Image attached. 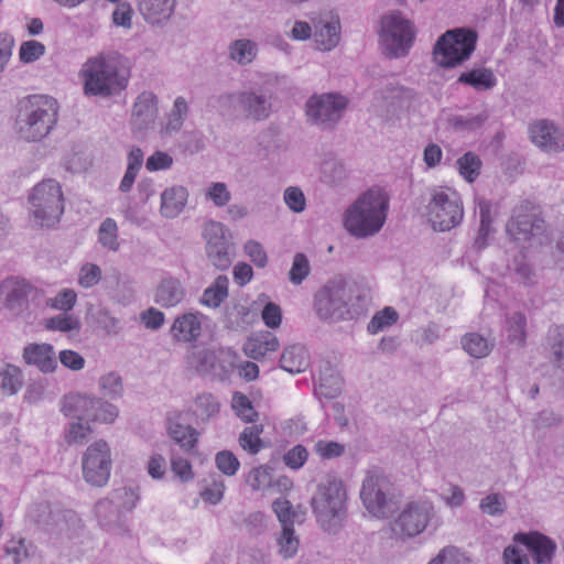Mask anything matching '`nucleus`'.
Returning <instances> with one entry per match:
<instances>
[{"label": "nucleus", "mask_w": 564, "mask_h": 564, "mask_svg": "<svg viewBox=\"0 0 564 564\" xmlns=\"http://www.w3.org/2000/svg\"><path fill=\"white\" fill-rule=\"evenodd\" d=\"M80 75L86 95L108 97L127 88L130 68L119 54H99L87 59Z\"/></svg>", "instance_id": "obj_1"}, {"label": "nucleus", "mask_w": 564, "mask_h": 564, "mask_svg": "<svg viewBox=\"0 0 564 564\" xmlns=\"http://www.w3.org/2000/svg\"><path fill=\"white\" fill-rule=\"evenodd\" d=\"M389 210V197L378 187L361 194L346 210L344 224L355 237L366 238L380 231Z\"/></svg>", "instance_id": "obj_2"}, {"label": "nucleus", "mask_w": 564, "mask_h": 564, "mask_svg": "<svg viewBox=\"0 0 564 564\" xmlns=\"http://www.w3.org/2000/svg\"><path fill=\"white\" fill-rule=\"evenodd\" d=\"M58 105L56 99L46 95L28 96L20 102L18 132L26 141H40L45 138L57 122Z\"/></svg>", "instance_id": "obj_3"}, {"label": "nucleus", "mask_w": 564, "mask_h": 564, "mask_svg": "<svg viewBox=\"0 0 564 564\" xmlns=\"http://www.w3.org/2000/svg\"><path fill=\"white\" fill-rule=\"evenodd\" d=\"M347 494L344 484L336 477L327 478L321 484L312 500L313 510L327 531H332V522H340L346 513Z\"/></svg>", "instance_id": "obj_4"}, {"label": "nucleus", "mask_w": 564, "mask_h": 564, "mask_svg": "<svg viewBox=\"0 0 564 564\" xmlns=\"http://www.w3.org/2000/svg\"><path fill=\"white\" fill-rule=\"evenodd\" d=\"M35 221L42 227H52L64 213L62 187L54 180H44L34 186L29 197Z\"/></svg>", "instance_id": "obj_5"}, {"label": "nucleus", "mask_w": 564, "mask_h": 564, "mask_svg": "<svg viewBox=\"0 0 564 564\" xmlns=\"http://www.w3.org/2000/svg\"><path fill=\"white\" fill-rule=\"evenodd\" d=\"M477 33L468 29L449 30L436 42L435 62L443 67H455L468 59L476 48Z\"/></svg>", "instance_id": "obj_6"}, {"label": "nucleus", "mask_w": 564, "mask_h": 564, "mask_svg": "<svg viewBox=\"0 0 564 564\" xmlns=\"http://www.w3.org/2000/svg\"><path fill=\"white\" fill-rule=\"evenodd\" d=\"M360 499L367 511L377 518L388 517L398 503L393 484L378 470L367 473L362 481Z\"/></svg>", "instance_id": "obj_7"}, {"label": "nucleus", "mask_w": 564, "mask_h": 564, "mask_svg": "<svg viewBox=\"0 0 564 564\" xmlns=\"http://www.w3.org/2000/svg\"><path fill=\"white\" fill-rule=\"evenodd\" d=\"M427 217L434 229L451 230L460 224L464 207L460 195L449 187H438L432 192L427 205Z\"/></svg>", "instance_id": "obj_8"}, {"label": "nucleus", "mask_w": 564, "mask_h": 564, "mask_svg": "<svg viewBox=\"0 0 564 564\" xmlns=\"http://www.w3.org/2000/svg\"><path fill=\"white\" fill-rule=\"evenodd\" d=\"M413 24L400 13L387 14L381 19L380 39L384 53L390 57L405 55L413 44Z\"/></svg>", "instance_id": "obj_9"}, {"label": "nucleus", "mask_w": 564, "mask_h": 564, "mask_svg": "<svg viewBox=\"0 0 564 564\" xmlns=\"http://www.w3.org/2000/svg\"><path fill=\"white\" fill-rule=\"evenodd\" d=\"M62 412L66 416L87 422L112 423L118 416V411L113 405L82 394L66 395L63 400Z\"/></svg>", "instance_id": "obj_10"}, {"label": "nucleus", "mask_w": 564, "mask_h": 564, "mask_svg": "<svg viewBox=\"0 0 564 564\" xmlns=\"http://www.w3.org/2000/svg\"><path fill=\"white\" fill-rule=\"evenodd\" d=\"M42 295L39 289L18 276L8 278L0 284V303L10 311L21 312Z\"/></svg>", "instance_id": "obj_11"}, {"label": "nucleus", "mask_w": 564, "mask_h": 564, "mask_svg": "<svg viewBox=\"0 0 564 564\" xmlns=\"http://www.w3.org/2000/svg\"><path fill=\"white\" fill-rule=\"evenodd\" d=\"M110 449L105 441L91 444L83 458V475L87 482L104 486L110 476Z\"/></svg>", "instance_id": "obj_12"}, {"label": "nucleus", "mask_w": 564, "mask_h": 564, "mask_svg": "<svg viewBox=\"0 0 564 564\" xmlns=\"http://www.w3.org/2000/svg\"><path fill=\"white\" fill-rule=\"evenodd\" d=\"M203 234L209 261L219 270L228 269L234 246L226 236L225 226L218 221H209L205 225Z\"/></svg>", "instance_id": "obj_13"}, {"label": "nucleus", "mask_w": 564, "mask_h": 564, "mask_svg": "<svg viewBox=\"0 0 564 564\" xmlns=\"http://www.w3.org/2000/svg\"><path fill=\"white\" fill-rule=\"evenodd\" d=\"M432 511L427 501L410 502L391 523L392 532L399 538L420 534L426 527Z\"/></svg>", "instance_id": "obj_14"}, {"label": "nucleus", "mask_w": 564, "mask_h": 564, "mask_svg": "<svg viewBox=\"0 0 564 564\" xmlns=\"http://www.w3.org/2000/svg\"><path fill=\"white\" fill-rule=\"evenodd\" d=\"M347 106V99L340 95L326 94L313 96L306 104V115L314 122H336Z\"/></svg>", "instance_id": "obj_15"}, {"label": "nucleus", "mask_w": 564, "mask_h": 564, "mask_svg": "<svg viewBox=\"0 0 564 564\" xmlns=\"http://www.w3.org/2000/svg\"><path fill=\"white\" fill-rule=\"evenodd\" d=\"M543 220L536 217L535 206L525 200L513 209V214L507 224V231L514 239H524L535 235V230L542 228Z\"/></svg>", "instance_id": "obj_16"}, {"label": "nucleus", "mask_w": 564, "mask_h": 564, "mask_svg": "<svg viewBox=\"0 0 564 564\" xmlns=\"http://www.w3.org/2000/svg\"><path fill=\"white\" fill-rule=\"evenodd\" d=\"M347 291L344 285L329 283L315 295V310L322 319L333 318L346 307Z\"/></svg>", "instance_id": "obj_17"}, {"label": "nucleus", "mask_w": 564, "mask_h": 564, "mask_svg": "<svg viewBox=\"0 0 564 564\" xmlns=\"http://www.w3.org/2000/svg\"><path fill=\"white\" fill-rule=\"evenodd\" d=\"M529 132L531 141L546 152H557L564 149V132L547 120L534 122Z\"/></svg>", "instance_id": "obj_18"}, {"label": "nucleus", "mask_w": 564, "mask_h": 564, "mask_svg": "<svg viewBox=\"0 0 564 564\" xmlns=\"http://www.w3.org/2000/svg\"><path fill=\"white\" fill-rule=\"evenodd\" d=\"M514 541L523 544L538 564L550 563L556 547L551 539L539 532L518 533Z\"/></svg>", "instance_id": "obj_19"}, {"label": "nucleus", "mask_w": 564, "mask_h": 564, "mask_svg": "<svg viewBox=\"0 0 564 564\" xmlns=\"http://www.w3.org/2000/svg\"><path fill=\"white\" fill-rule=\"evenodd\" d=\"M280 343L278 337L268 330L251 334L243 344V352L249 358L262 360L269 354L278 351Z\"/></svg>", "instance_id": "obj_20"}, {"label": "nucleus", "mask_w": 564, "mask_h": 564, "mask_svg": "<svg viewBox=\"0 0 564 564\" xmlns=\"http://www.w3.org/2000/svg\"><path fill=\"white\" fill-rule=\"evenodd\" d=\"M314 42L319 51H330L340 39L339 18L330 15L314 23Z\"/></svg>", "instance_id": "obj_21"}, {"label": "nucleus", "mask_w": 564, "mask_h": 564, "mask_svg": "<svg viewBox=\"0 0 564 564\" xmlns=\"http://www.w3.org/2000/svg\"><path fill=\"white\" fill-rule=\"evenodd\" d=\"M203 315L198 313H185L175 318L171 335L177 341L191 343L196 340L202 333Z\"/></svg>", "instance_id": "obj_22"}, {"label": "nucleus", "mask_w": 564, "mask_h": 564, "mask_svg": "<svg viewBox=\"0 0 564 564\" xmlns=\"http://www.w3.org/2000/svg\"><path fill=\"white\" fill-rule=\"evenodd\" d=\"M23 359L42 372H52L57 366L55 351L50 344H30L23 350Z\"/></svg>", "instance_id": "obj_23"}, {"label": "nucleus", "mask_w": 564, "mask_h": 564, "mask_svg": "<svg viewBox=\"0 0 564 564\" xmlns=\"http://www.w3.org/2000/svg\"><path fill=\"white\" fill-rule=\"evenodd\" d=\"M175 0H138V8L143 18L152 24L170 19L174 11Z\"/></svg>", "instance_id": "obj_24"}, {"label": "nucleus", "mask_w": 564, "mask_h": 564, "mask_svg": "<svg viewBox=\"0 0 564 564\" xmlns=\"http://www.w3.org/2000/svg\"><path fill=\"white\" fill-rule=\"evenodd\" d=\"M158 113V101L154 94L150 91L142 93L134 106H133V112L132 118L134 124L142 129L147 124L154 121Z\"/></svg>", "instance_id": "obj_25"}, {"label": "nucleus", "mask_w": 564, "mask_h": 564, "mask_svg": "<svg viewBox=\"0 0 564 564\" xmlns=\"http://www.w3.org/2000/svg\"><path fill=\"white\" fill-rule=\"evenodd\" d=\"M457 82L463 85L470 86L477 91H486L497 85V78L489 68H474L459 75Z\"/></svg>", "instance_id": "obj_26"}, {"label": "nucleus", "mask_w": 564, "mask_h": 564, "mask_svg": "<svg viewBox=\"0 0 564 564\" xmlns=\"http://www.w3.org/2000/svg\"><path fill=\"white\" fill-rule=\"evenodd\" d=\"M184 297V290L178 280L169 278L163 280L155 291V302L163 307L177 305Z\"/></svg>", "instance_id": "obj_27"}, {"label": "nucleus", "mask_w": 564, "mask_h": 564, "mask_svg": "<svg viewBox=\"0 0 564 564\" xmlns=\"http://www.w3.org/2000/svg\"><path fill=\"white\" fill-rule=\"evenodd\" d=\"M187 200L186 189L172 187L165 189L161 196V214L166 218L177 216L184 208Z\"/></svg>", "instance_id": "obj_28"}, {"label": "nucleus", "mask_w": 564, "mask_h": 564, "mask_svg": "<svg viewBox=\"0 0 564 564\" xmlns=\"http://www.w3.org/2000/svg\"><path fill=\"white\" fill-rule=\"evenodd\" d=\"M280 365L290 373H300L308 366L307 354L303 347L290 346L282 352Z\"/></svg>", "instance_id": "obj_29"}, {"label": "nucleus", "mask_w": 564, "mask_h": 564, "mask_svg": "<svg viewBox=\"0 0 564 564\" xmlns=\"http://www.w3.org/2000/svg\"><path fill=\"white\" fill-rule=\"evenodd\" d=\"M262 433V424H253L245 427L238 438L240 447L250 455H257L265 447V443L261 437Z\"/></svg>", "instance_id": "obj_30"}, {"label": "nucleus", "mask_w": 564, "mask_h": 564, "mask_svg": "<svg viewBox=\"0 0 564 564\" xmlns=\"http://www.w3.org/2000/svg\"><path fill=\"white\" fill-rule=\"evenodd\" d=\"M167 431L170 437L186 451L195 447L198 441V434L195 429L189 425H182L172 419H169Z\"/></svg>", "instance_id": "obj_31"}, {"label": "nucleus", "mask_w": 564, "mask_h": 564, "mask_svg": "<svg viewBox=\"0 0 564 564\" xmlns=\"http://www.w3.org/2000/svg\"><path fill=\"white\" fill-rule=\"evenodd\" d=\"M228 279L219 275L212 286L204 291L202 303L208 307H218L228 295Z\"/></svg>", "instance_id": "obj_32"}, {"label": "nucleus", "mask_w": 564, "mask_h": 564, "mask_svg": "<svg viewBox=\"0 0 564 564\" xmlns=\"http://www.w3.org/2000/svg\"><path fill=\"white\" fill-rule=\"evenodd\" d=\"M459 174L468 182L473 183L480 174L481 161L474 152H467L457 161Z\"/></svg>", "instance_id": "obj_33"}, {"label": "nucleus", "mask_w": 564, "mask_h": 564, "mask_svg": "<svg viewBox=\"0 0 564 564\" xmlns=\"http://www.w3.org/2000/svg\"><path fill=\"white\" fill-rule=\"evenodd\" d=\"M231 406L237 416L247 423H252L258 419V412L251 401L240 392L232 395Z\"/></svg>", "instance_id": "obj_34"}, {"label": "nucleus", "mask_w": 564, "mask_h": 564, "mask_svg": "<svg viewBox=\"0 0 564 564\" xmlns=\"http://www.w3.org/2000/svg\"><path fill=\"white\" fill-rule=\"evenodd\" d=\"M257 46L250 40H238L230 46V57L239 64H248L256 57Z\"/></svg>", "instance_id": "obj_35"}, {"label": "nucleus", "mask_w": 564, "mask_h": 564, "mask_svg": "<svg viewBox=\"0 0 564 564\" xmlns=\"http://www.w3.org/2000/svg\"><path fill=\"white\" fill-rule=\"evenodd\" d=\"M272 469L269 466H258L249 471L246 482L252 490H263L272 485Z\"/></svg>", "instance_id": "obj_36"}, {"label": "nucleus", "mask_w": 564, "mask_h": 564, "mask_svg": "<svg viewBox=\"0 0 564 564\" xmlns=\"http://www.w3.org/2000/svg\"><path fill=\"white\" fill-rule=\"evenodd\" d=\"M462 344L466 352L475 358H482L489 354V344L479 334L470 333L465 335Z\"/></svg>", "instance_id": "obj_37"}, {"label": "nucleus", "mask_w": 564, "mask_h": 564, "mask_svg": "<svg viewBox=\"0 0 564 564\" xmlns=\"http://www.w3.org/2000/svg\"><path fill=\"white\" fill-rule=\"evenodd\" d=\"M241 102L243 104L248 116L256 120H261L269 115L267 101L260 96L254 94L242 95Z\"/></svg>", "instance_id": "obj_38"}, {"label": "nucleus", "mask_w": 564, "mask_h": 564, "mask_svg": "<svg viewBox=\"0 0 564 564\" xmlns=\"http://www.w3.org/2000/svg\"><path fill=\"white\" fill-rule=\"evenodd\" d=\"M398 317V313L393 307H384L371 318L368 324V332L370 334H377L383 330L386 327L395 324Z\"/></svg>", "instance_id": "obj_39"}, {"label": "nucleus", "mask_w": 564, "mask_h": 564, "mask_svg": "<svg viewBox=\"0 0 564 564\" xmlns=\"http://www.w3.org/2000/svg\"><path fill=\"white\" fill-rule=\"evenodd\" d=\"M118 227L117 223L112 218H106L99 228L98 238L100 243L110 249L117 250L119 247L118 242Z\"/></svg>", "instance_id": "obj_40"}, {"label": "nucleus", "mask_w": 564, "mask_h": 564, "mask_svg": "<svg viewBox=\"0 0 564 564\" xmlns=\"http://www.w3.org/2000/svg\"><path fill=\"white\" fill-rule=\"evenodd\" d=\"M196 414L202 420H207L219 412L220 405L216 398L210 393H203L196 398Z\"/></svg>", "instance_id": "obj_41"}, {"label": "nucleus", "mask_w": 564, "mask_h": 564, "mask_svg": "<svg viewBox=\"0 0 564 564\" xmlns=\"http://www.w3.org/2000/svg\"><path fill=\"white\" fill-rule=\"evenodd\" d=\"M525 324V316L521 313H516L508 319V337L511 343L524 344L527 337Z\"/></svg>", "instance_id": "obj_42"}, {"label": "nucleus", "mask_w": 564, "mask_h": 564, "mask_svg": "<svg viewBox=\"0 0 564 564\" xmlns=\"http://www.w3.org/2000/svg\"><path fill=\"white\" fill-rule=\"evenodd\" d=\"M1 389L8 394H14L21 387V370L8 365L0 373Z\"/></svg>", "instance_id": "obj_43"}, {"label": "nucleus", "mask_w": 564, "mask_h": 564, "mask_svg": "<svg viewBox=\"0 0 564 564\" xmlns=\"http://www.w3.org/2000/svg\"><path fill=\"white\" fill-rule=\"evenodd\" d=\"M215 463L219 471L226 476H234L240 467L237 456L230 451H220L216 454Z\"/></svg>", "instance_id": "obj_44"}, {"label": "nucleus", "mask_w": 564, "mask_h": 564, "mask_svg": "<svg viewBox=\"0 0 564 564\" xmlns=\"http://www.w3.org/2000/svg\"><path fill=\"white\" fill-rule=\"evenodd\" d=\"M310 263L305 254L296 253L289 272L290 281L293 284H300L310 274Z\"/></svg>", "instance_id": "obj_45"}, {"label": "nucleus", "mask_w": 564, "mask_h": 564, "mask_svg": "<svg viewBox=\"0 0 564 564\" xmlns=\"http://www.w3.org/2000/svg\"><path fill=\"white\" fill-rule=\"evenodd\" d=\"M279 545L283 557L289 558L295 555L299 549V539L294 535L293 527L282 528Z\"/></svg>", "instance_id": "obj_46"}, {"label": "nucleus", "mask_w": 564, "mask_h": 564, "mask_svg": "<svg viewBox=\"0 0 564 564\" xmlns=\"http://www.w3.org/2000/svg\"><path fill=\"white\" fill-rule=\"evenodd\" d=\"M429 564H469V560L457 547L446 546Z\"/></svg>", "instance_id": "obj_47"}, {"label": "nucleus", "mask_w": 564, "mask_h": 564, "mask_svg": "<svg viewBox=\"0 0 564 564\" xmlns=\"http://www.w3.org/2000/svg\"><path fill=\"white\" fill-rule=\"evenodd\" d=\"M314 451L322 459H332L341 456L345 446L338 442L319 440L315 443Z\"/></svg>", "instance_id": "obj_48"}, {"label": "nucleus", "mask_w": 564, "mask_h": 564, "mask_svg": "<svg viewBox=\"0 0 564 564\" xmlns=\"http://www.w3.org/2000/svg\"><path fill=\"white\" fill-rule=\"evenodd\" d=\"M272 507L282 524V528H292L294 524L295 512L291 502L286 499H276Z\"/></svg>", "instance_id": "obj_49"}, {"label": "nucleus", "mask_w": 564, "mask_h": 564, "mask_svg": "<svg viewBox=\"0 0 564 564\" xmlns=\"http://www.w3.org/2000/svg\"><path fill=\"white\" fill-rule=\"evenodd\" d=\"M44 53L45 46L34 40L23 42L19 50V56L23 63H32L42 57Z\"/></svg>", "instance_id": "obj_50"}, {"label": "nucleus", "mask_w": 564, "mask_h": 564, "mask_svg": "<svg viewBox=\"0 0 564 564\" xmlns=\"http://www.w3.org/2000/svg\"><path fill=\"white\" fill-rule=\"evenodd\" d=\"M45 327L51 330L69 332L79 328V322L72 315H58L46 319Z\"/></svg>", "instance_id": "obj_51"}, {"label": "nucleus", "mask_w": 564, "mask_h": 564, "mask_svg": "<svg viewBox=\"0 0 564 564\" xmlns=\"http://www.w3.org/2000/svg\"><path fill=\"white\" fill-rule=\"evenodd\" d=\"M101 279V270L97 264L85 263L78 274V283L83 288H91Z\"/></svg>", "instance_id": "obj_52"}, {"label": "nucleus", "mask_w": 564, "mask_h": 564, "mask_svg": "<svg viewBox=\"0 0 564 564\" xmlns=\"http://www.w3.org/2000/svg\"><path fill=\"white\" fill-rule=\"evenodd\" d=\"M307 458L308 452L303 445L294 446L283 456L284 464L292 469L301 468L306 463Z\"/></svg>", "instance_id": "obj_53"}, {"label": "nucleus", "mask_w": 564, "mask_h": 564, "mask_svg": "<svg viewBox=\"0 0 564 564\" xmlns=\"http://www.w3.org/2000/svg\"><path fill=\"white\" fill-rule=\"evenodd\" d=\"M477 208L480 217L479 235L486 238L491 230V204L486 199H479L477 202Z\"/></svg>", "instance_id": "obj_54"}, {"label": "nucleus", "mask_w": 564, "mask_h": 564, "mask_svg": "<svg viewBox=\"0 0 564 564\" xmlns=\"http://www.w3.org/2000/svg\"><path fill=\"white\" fill-rule=\"evenodd\" d=\"M171 469L173 474L182 481L187 482L194 478V471L191 463L182 457L171 458Z\"/></svg>", "instance_id": "obj_55"}, {"label": "nucleus", "mask_w": 564, "mask_h": 564, "mask_svg": "<svg viewBox=\"0 0 564 564\" xmlns=\"http://www.w3.org/2000/svg\"><path fill=\"white\" fill-rule=\"evenodd\" d=\"M206 196L218 207L226 206L231 197L226 184L224 183H213L209 186Z\"/></svg>", "instance_id": "obj_56"}, {"label": "nucleus", "mask_w": 564, "mask_h": 564, "mask_svg": "<svg viewBox=\"0 0 564 564\" xmlns=\"http://www.w3.org/2000/svg\"><path fill=\"white\" fill-rule=\"evenodd\" d=\"M243 249L246 254L258 268H264L267 265L268 257L259 242L250 240L245 245Z\"/></svg>", "instance_id": "obj_57"}, {"label": "nucleus", "mask_w": 564, "mask_h": 564, "mask_svg": "<svg viewBox=\"0 0 564 564\" xmlns=\"http://www.w3.org/2000/svg\"><path fill=\"white\" fill-rule=\"evenodd\" d=\"M77 294L75 291L70 289H65L61 291L53 300H51L50 305L59 311H69L76 303Z\"/></svg>", "instance_id": "obj_58"}, {"label": "nucleus", "mask_w": 564, "mask_h": 564, "mask_svg": "<svg viewBox=\"0 0 564 564\" xmlns=\"http://www.w3.org/2000/svg\"><path fill=\"white\" fill-rule=\"evenodd\" d=\"M284 202L289 208L295 213L305 209V197L299 187H289L284 192Z\"/></svg>", "instance_id": "obj_59"}, {"label": "nucleus", "mask_w": 564, "mask_h": 564, "mask_svg": "<svg viewBox=\"0 0 564 564\" xmlns=\"http://www.w3.org/2000/svg\"><path fill=\"white\" fill-rule=\"evenodd\" d=\"M261 317L269 328H278L282 322V311L279 305L269 302L262 310Z\"/></svg>", "instance_id": "obj_60"}, {"label": "nucleus", "mask_w": 564, "mask_h": 564, "mask_svg": "<svg viewBox=\"0 0 564 564\" xmlns=\"http://www.w3.org/2000/svg\"><path fill=\"white\" fill-rule=\"evenodd\" d=\"M100 387L106 393L118 395L122 391L121 377L116 372H109L100 378Z\"/></svg>", "instance_id": "obj_61"}, {"label": "nucleus", "mask_w": 564, "mask_h": 564, "mask_svg": "<svg viewBox=\"0 0 564 564\" xmlns=\"http://www.w3.org/2000/svg\"><path fill=\"white\" fill-rule=\"evenodd\" d=\"M14 39L8 33H0V74L4 70L12 56Z\"/></svg>", "instance_id": "obj_62"}, {"label": "nucleus", "mask_w": 564, "mask_h": 564, "mask_svg": "<svg viewBox=\"0 0 564 564\" xmlns=\"http://www.w3.org/2000/svg\"><path fill=\"white\" fill-rule=\"evenodd\" d=\"M173 163V159L165 152H155L151 156L148 158L145 167L148 171H159L169 169Z\"/></svg>", "instance_id": "obj_63"}, {"label": "nucleus", "mask_w": 564, "mask_h": 564, "mask_svg": "<svg viewBox=\"0 0 564 564\" xmlns=\"http://www.w3.org/2000/svg\"><path fill=\"white\" fill-rule=\"evenodd\" d=\"M505 499L497 495H489L480 502V509L490 516L501 513L503 511Z\"/></svg>", "instance_id": "obj_64"}]
</instances>
